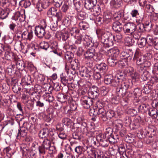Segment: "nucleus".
<instances>
[{
    "label": "nucleus",
    "mask_w": 158,
    "mask_h": 158,
    "mask_svg": "<svg viewBox=\"0 0 158 158\" xmlns=\"http://www.w3.org/2000/svg\"><path fill=\"white\" fill-rule=\"evenodd\" d=\"M146 56L144 55H142L137 52H136L133 58V60L136 61V64L138 66H141L145 61L147 59Z\"/></svg>",
    "instance_id": "obj_4"
},
{
    "label": "nucleus",
    "mask_w": 158,
    "mask_h": 158,
    "mask_svg": "<svg viewBox=\"0 0 158 158\" xmlns=\"http://www.w3.org/2000/svg\"><path fill=\"white\" fill-rule=\"evenodd\" d=\"M89 156L94 158H103V152L98 149H94L90 150Z\"/></svg>",
    "instance_id": "obj_11"
},
{
    "label": "nucleus",
    "mask_w": 158,
    "mask_h": 158,
    "mask_svg": "<svg viewBox=\"0 0 158 158\" xmlns=\"http://www.w3.org/2000/svg\"><path fill=\"white\" fill-rule=\"evenodd\" d=\"M14 47L15 49L20 51L24 54L27 53L29 51V49L28 48L27 45L26 47H25L20 40H18L15 42Z\"/></svg>",
    "instance_id": "obj_6"
},
{
    "label": "nucleus",
    "mask_w": 158,
    "mask_h": 158,
    "mask_svg": "<svg viewBox=\"0 0 158 158\" xmlns=\"http://www.w3.org/2000/svg\"><path fill=\"white\" fill-rule=\"evenodd\" d=\"M54 17H56L57 18L56 23L60 21L63 18V15L61 11L60 10L57 11Z\"/></svg>",
    "instance_id": "obj_54"
},
{
    "label": "nucleus",
    "mask_w": 158,
    "mask_h": 158,
    "mask_svg": "<svg viewBox=\"0 0 158 158\" xmlns=\"http://www.w3.org/2000/svg\"><path fill=\"white\" fill-rule=\"evenodd\" d=\"M51 145V141L48 139H45L43 142L42 146H43L46 150L49 148Z\"/></svg>",
    "instance_id": "obj_53"
},
{
    "label": "nucleus",
    "mask_w": 158,
    "mask_h": 158,
    "mask_svg": "<svg viewBox=\"0 0 158 158\" xmlns=\"http://www.w3.org/2000/svg\"><path fill=\"white\" fill-rule=\"evenodd\" d=\"M73 54L72 52H67L65 54V58L67 62L65 66V69L67 74H72V70H75L78 69V64L77 63V60L73 59Z\"/></svg>",
    "instance_id": "obj_1"
},
{
    "label": "nucleus",
    "mask_w": 158,
    "mask_h": 158,
    "mask_svg": "<svg viewBox=\"0 0 158 158\" xmlns=\"http://www.w3.org/2000/svg\"><path fill=\"white\" fill-rule=\"evenodd\" d=\"M77 18L79 20H83L86 19L87 15L85 12L80 10L77 11Z\"/></svg>",
    "instance_id": "obj_35"
},
{
    "label": "nucleus",
    "mask_w": 158,
    "mask_h": 158,
    "mask_svg": "<svg viewBox=\"0 0 158 158\" xmlns=\"http://www.w3.org/2000/svg\"><path fill=\"white\" fill-rule=\"evenodd\" d=\"M61 83L64 86H66L68 84H69V78L66 76L64 74H62L60 76Z\"/></svg>",
    "instance_id": "obj_40"
},
{
    "label": "nucleus",
    "mask_w": 158,
    "mask_h": 158,
    "mask_svg": "<svg viewBox=\"0 0 158 158\" xmlns=\"http://www.w3.org/2000/svg\"><path fill=\"white\" fill-rule=\"evenodd\" d=\"M44 99L49 102H52L54 100L53 95L51 93H46L44 95Z\"/></svg>",
    "instance_id": "obj_36"
},
{
    "label": "nucleus",
    "mask_w": 158,
    "mask_h": 158,
    "mask_svg": "<svg viewBox=\"0 0 158 158\" xmlns=\"http://www.w3.org/2000/svg\"><path fill=\"white\" fill-rule=\"evenodd\" d=\"M131 84V82L130 80L125 79L121 81L120 84H119L118 86H120L127 90V89L129 88L130 85Z\"/></svg>",
    "instance_id": "obj_21"
},
{
    "label": "nucleus",
    "mask_w": 158,
    "mask_h": 158,
    "mask_svg": "<svg viewBox=\"0 0 158 158\" xmlns=\"http://www.w3.org/2000/svg\"><path fill=\"white\" fill-rule=\"evenodd\" d=\"M139 47L142 48L144 47L147 44L145 38H141L140 40L138 42Z\"/></svg>",
    "instance_id": "obj_45"
},
{
    "label": "nucleus",
    "mask_w": 158,
    "mask_h": 158,
    "mask_svg": "<svg viewBox=\"0 0 158 158\" xmlns=\"http://www.w3.org/2000/svg\"><path fill=\"white\" fill-rule=\"evenodd\" d=\"M23 125L24 126L25 125L26 127H27L28 126L29 127H28V130L30 133L33 134H35L36 133V131L33 125H30L27 123H24Z\"/></svg>",
    "instance_id": "obj_39"
},
{
    "label": "nucleus",
    "mask_w": 158,
    "mask_h": 158,
    "mask_svg": "<svg viewBox=\"0 0 158 158\" xmlns=\"http://www.w3.org/2000/svg\"><path fill=\"white\" fill-rule=\"evenodd\" d=\"M56 97L58 101L61 102H65L67 99V96L61 93H59Z\"/></svg>",
    "instance_id": "obj_34"
},
{
    "label": "nucleus",
    "mask_w": 158,
    "mask_h": 158,
    "mask_svg": "<svg viewBox=\"0 0 158 158\" xmlns=\"http://www.w3.org/2000/svg\"><path fill=\"white\" fill-rule=\"evenodd\" d=\"M96 104L98 109H102V108L107 109V108H111L110 106H111V105L108 102H107L105 103H103V102H98Z\"/></svg>",
    "instance_id": "obj_25"
},
{
    "label": "nucleus",
    "mask_w": 158,
    "mask_h": 158,
    "mask_svg": "<svg viewBox=\"0 0 158 158\" xmlns=\"http://www.w3.org/2000/svg\"><path fill=\"white\" fill-rule=\"evenodd\" d=\"M122 3L121 0H111L110 5L112 7L118 8H119Z\"/></svg>",
    "instance_id": "obj_26"
},
{
    "label": "nucleus",
    "mask_w": 158,
    "mask_h": 158,
    "mask_svg": "<svg viewBox=\"0 0 158 158\" xmlns=\"http://www.w3.org/2000/svg\"><path fill=\"white\" fill-rule=\"evenodd\" d=\"M43 25L36 26L35 28V35L39 38H42L45 36L46 34L45 29L47 25L45 21L44 20Z\"/></svg>",
    "instance_id": "obj_3"
},
{
    "label": "nucleus",
    "mask_w": 158,
    "mask_h": 158,
    "mask_svg": "<svg viewBox=\"0 0 158 158\" xmlns=\"http://www.w3.org/2000/svg\"><path fill=\"white\" fill-rule=\"evenodd\" d=\"M133 93H134V97H135V98H137L140 97L142 94L141 90L138 88L135 89Z\"/></svg>",
    "instance_id": "obj_49"
},
{
    "label": "nucleus",
    "mask_w": 158,
    "mask_h": 158,
    "mask_svg": "<svg viewBox=\"0 0 158 158\" xmlns=\"http://www.w3.org/2000/svg\"><path fill=\"white\" fill-rule=\"evenodd\" d=\"M151 26L155 25L158 27V15L153 14L150 16Z\"/></svg>",
    "instance_id": "obj_18"
},
{
    "label": "nucleus",
    "mask_w": 158,
    "mask_h": 158,
    "mask_svg": "<svg viewBox=\"0 0 158 158\" xmlns=\"http://www.w3.org/2000/svg\"><path fill=\"white\" fill-rule=\"evenodd\" d=\"M123 25L119 22L116 21L113 23L112 28L113 30L116 32H119L121 31L122 29Z\"/></svg>",
    "instance_id": "obj_20"
},
{
    "label": "nucleus",
    "mask_w": 158,
    "mask_h": 158,
    "mask_svg": "<svg viewBox=\"0 0 158 158\" xmlns=\"http://www.w3.org/2000/svg\"><path fill=\"white\" fill-rule=\"evenodd\" d=\"M139 72L141 76V77L143 80L146 81L149 77V74L148 71L143 69L142 71L140 70Z\"/></svg>",
    "instance_id": "obj_30"
},
{
    "label": "nucleus",
    "mask_w": 158,
    "mask_h": 158,
    "mask_svg": "<svg viewBox=\"0 0 158 158\" xmlns=\"http://www.w3.org/2000/svg\"><path fill=\"white\" fill-rule=\"evenodd\" d=\"M95 139L99 142V144L102 146L104 147H107L109 145V142L107 139L106 138V136L103 135L99 134L95 138Z\"/></svg>",
    "instance_id": "obj_7"
},
{
    "label": "nucleus",
    "mask_w": 158,
    "mask_h": 158,
    "mask_svg": "<svg viewBox=\"0 0 158 158\" xmlns=\"http://www.w3.org/2000/svg\"><path fill=\"white\" fill-rule=\"evenodd\" d=\"M57 11V10L56 8L54 7H52L48 10L47 12V15L50 17H54Z\"/></svg>",
    "instance_id": "obj_32"
},
{
    "label": "nucleus",
    "mask_w": 158,
    "mask_h": 158,
    "mask_svg": "<svg viewBox=\"0 0 158 158\" xmlns=\"http://www.w3.org/2000/svg\"><path fill=\"white\" fill-rule=\"evenodd\" d=\"M62 122L66 126H69L72 123V121L68 118H64Z\"/></svg>",
    "instance_id": "obj_63"
},
{
    "label": "nucleus",
    "mask_w": 158,
    "mask_h": 158,
    "mask_svg": "<svg viewBox=\"0 0 158 158\" xmlns=\"http://www.w3.org/2000/svg\"><path fill=\"white\" fill-rule=\"evenodd\" d=\"M9 9H2L0 8V19H6L9 14Z\"/></svg>",
    "instance_id": "obj_23"
},
{
    "label": "nucleus",
    "mask_w": 158,
    "mask_h": 158,
    "mask_svg": "<svg viewBox=\"0 0 158 158\" xmlns=\"http://www.w3.org/2000/svg\"><path fill=\"white\" fill-rule=\"evenodd\" d=\"M27 47L28 49H29V51H31V50L35 51V52L38 51V48L37 46H35L34 44H31L27 45Z\"/></svg>",
    "instance_id": "obj_56"
},
{
    "label": "nucleus",
    "mask_w": 158,
    "mask_h": 158,
    "mask_svg": "<svg viewBox=\"0 0 158 158\" xmlns=\"http://www.w3.org/2000/svg\"><path fill=\"white\" fill-rule=\"evenodd\" d=\"M126 59H122L121 61L119 62V64L121 68L125 67H127L128 65V62Z\"/></svg>",
    "instance_id": "obj_51"
},
{
    "label": "nucleus",
    "mask_w": 158,
    "mask_h": 158,
    "mask_svg": "<svg viewBox=\"0 0 158 158\" xmlns=\"http://www.w3.org/2000/svg\"><path fill=\"white\" fill-rule=\"evenodd\" d=\"M96 67L99 72L102 74H104L107 72L108 67L106 64L104 63L97 64Z\"/></svg>",
    "instance_id": "obj_12"
},
{
    "label": "nucleus",
    "mask_w": 158,
    "mask_h": 158,
    "mask_svg": "<svg viewBox=\"0 0 158 158\" xmlns=\"http://www.w3.org/2000/svg\"><path fill=\"white\" fill-rule=\"evenodd\" d=\"M80 75L83 77L89 78L92 75L90 70L84 66H82L79 69Z\"/></svg>",
    "instance_id": "obj_10"
},
{
    "label": "nucleus",
    "mask_w": 158,
    "mask_h": 158,
    "mask_svg": "<svg viewBox=\"0 0 158 158\" xmlns=\"http://www.w3.org/2000/svg\"><path fill=\"white\" fill-rule=\"evenodd\" d=\"M28 128L27 127H23L20 130H19V132L17 136V139H19L21 137H25L26 136L27 134Z\"/></svg>",
    "instance_id": "obj_15"
},
{
    "label": "nucleus",
    "mask_w": 158,
    "mask_h": 158,
    "mask_svg": "<svg viewBox=\"0 0 158 158\" xmlns=\"http://www.w3.org/2000/svg\"><path fill=\"white\" fill-rule=\"evenodd\" d=\"M82 100L84 103L89 106V107H87V109L89 108L90 106L92 105L93 102L94 100L89 98V96L88 97L85 96L82 97Z\"/></svg>",
    "instance_id": "obj_17"
},
{
    "label": "nucleus",
    "mask_w": 158,
    "mask_h": 158,
    "mask_svg": "<svg viewBox=\"0 0 158 158\" xmlns=\"http://www.w3.org/2000/svg\"><path fill=\"white\" fill-rule=\"evenodd\" d=\"M53 4L56 7H59L63 2L62 0H53Z\"/></svg>",
    "instance_id": "obj_60"
},
{
    "label": "nucleus",
    "mask_w": 158,
    "mask_h": 158,
    "mask_svg": "<svg viewBox=\"0 0 158 158\" xmlns=\"http://www.w3.org/2000/svg\"><path fill=\"white\" fill-rule=\"evenodd\" d=\"M101 94L102 96H105L108 92V90L105 86H102L100 88Z\"/></svg>",
    "instance_id": "obj_61"
},
{
    "label": "nucleus",
    "mask_w": 158,
    "mask_h": 158,
    "mask_svg": "<svg viewBox=\"0 0 158 158\" xmlns=\"http://www.w3.org/2000/svg\"><path fill=\"white\" fill-rule=\"evenodd\" d=\"M31 99L33 102L38 101L40 98V96L36 92L32 93L30 96Z\"/></svg>",
    "instance_id": "obj_50"
},
{
    "label": "nucleus",
    "mask_w": 158,
    "mask_h": 158,
    "mask_svg": "<svg viewBox=\"0 0 158 158\" xmlns=\"http://www.w3.org/2000/svg\"><path fill=\"white\" fill-rule=\"evenodd\" d=\"M49 47L52 50L50 51L51 52L52 51L55 54H57L58 55H60L57 51V49L58 48V43L56 41L51 42Z\"/></svg>",
    "instance_id": "obj_27"
},
{
    "label": "nucleus",
    "mask_w": 158,
    "mask_h": 158,
    "mask_svg": "<svg viewBox=\"0 0 158 158\" xmlns=\"http://www.w3.org/2000/svg\"><path fill=\"white\" fill-rule=\"evenodd\" d=\"M40 0H32L33 4L34 5H36V8L38 9V10L41 11L44 9L43 7H41L42 3L40 2Z\"/></svg>",
    "instance_id": "obj_37"
},
{
    "label": "nucleus",
    "mask_w": 158,
    "mask_h": 158,
    "mask_svg": "<svg viewBox=\"0 0 158 158\" xmlns=\"http://www.w3.org/2000/svg\"><path fill=\"white\" fill-rule=\"evenodd\" d=\"M152 89V85L149 84H145L143 89V92L146 94L150 93Z\"/></svg>",
    "instance_id": "obj_41"
},
{
    "label": "nucleus",
    "mask_w": 158,
    "mask_h": 158,
    "mask_svg": "<svg viewBox=\"0 0 158 158\" xmlns=\"http://www.w3.org/2000/svg\"><path fill=\"white\" fill-rule=\"evenodd\" d=\"M132 80L133 81H138L139 79V75L136 72H133L131 75Z\"/></svg>",
    "instance_id": "obj_47"
},
{
    "label": "nucleus",
    "mask_w": 158,
    "mask_h": 158,
    "mask_svg": "<svg viewBox=\"0 0 158 158\" xmlns=\"http://www.w3.org/2000/svg\"><path fill=\"white\" fill-rule=\"evenodd\" d=\"M145 38L147 44L152 45L154 40V39L153 38V37L150 35H148Z\"/></svg>",
    "instance_id": "obj_59"
},
{
    "label": "nucleus",
    "mask_w": 158,
    "mask_h": 158,
    "mask_svg": "<svg viewBox=\"0 0 158 158\" xmlns=\"http://www.w3.org/2000/svg\"><path fill=\"white\" fill-rule=\"evenodd\" d=\"M5 56L7 60H10L11 58H13L14 56V54L10 51L9 47H7V49L5 51Z\"/></svg>",
    "instance_id": "obj_33"
},
{
    "label": "nucleus",
    "mask_w": 158,
    "mask_h": 158,
    "mask_svg": "<svg viewBox=\"0 0 158 158\" xmlns=\"http://www.w3.org/2000/svg\"><path fill=\"white\" fill-rule=\"evenodd\" d=\"M79 27L81 29L85 30L89 27V25L85 22L82 21L79 24Z\"/></svg>",
    "instance_id": "obj_43"
},
{
    "label": "nucleus",
    "mask_w": 158,
    "mask_h": 158,
    "mask_svg": "<svg viewBox=\"0 0 158 158\" xmlns=\"http://www.w3.org/2000/svg\"><path fill=\"white\" fill-rule=\"evenodd\" d=\"M117 62V60L112 57H110L107 59L108 64L110 66H114L116 64Z\"/></svg>",
    "instance_id": "obj_42"
},
{
    "label": "nucleus",
    "mask_w": 158,
    "mask_h": 158,
    "mask_svg": "<svg viewBox=\"0 0 158 158\" xmlns=\"http://www.w3.org/2000/svg\"><path fill=\"white\" fill-rule=\"evenodd\" d=\"M93 9H94V11L96 15H99L100 14L101 9L100 6L99 5H95Z\"/></svg>",
    "instance_id": "obj_55"
},
{
    "label": "nucleus",
    "mask_w": 158,
    "mask_h": 158,
    "mask_svg": "<svg viewBox=\"0 0 158 158\" xmlns=\"http://www.w3.org/2000/svg\"><path fill=\"white\" fill-rule=\"evenodd\" d=\"M88 96L89 97L95 100L98 98V96L99 94H95L94 93L92 92L89 91L88 92Z\"/></svg>",
    "instance_id": "obj_58"
},
{
    "label": "nucleus",
    "mask_w": 158,
    "mask_h": 158,
    "mask_svg": "<svg viewBox=\"0 0 158 158\" xmlns=\"http://www.w3.org/2000/svg\"><path fill=\"white\" fill-rule=\"evenodd\" d=\"M87 124L85 122H82L80 127L81 131L82 133H86L87 131Z\"/></svg>",
    "instance_id": "obj_52"
},
{
    "label": "nucleus",
    "mask_w": 158,
    "mask_h": 158,
    "mask_svg": "<svg viewBox=\"0 0 158 158\" xmlns=\"http://www.w3.org/2000/svg\"><path fill=\"white\" fill-rule=\"evenodd\" d=\"M108 51L111 54V55L115 57H116L119 53V50L117 48H114L109 49Z\"/></svg>",
    "instance_id": "obj_38"
},
{
    "label": "nucleus",
    "mask_w": 158,
    "mask_h": 158,
    "mask_svg": "<svg viewBox=\"0 0 158 158\" xmlns=\"http://www.w3.org/2000/svg\"><path fill=\"white\" fill-rule=\"evenodd\" d=\"M114 41L117 42H120L121 41L122 38V35L120 33L117 34L115 36L114 35Z\"/></svg>",
    "instance_id": "obj_62"
},
{
    "label": "nucleus",
    "mask_w": 158,
    "mask_h": 158,
    "mask_svg": "<svg viewBox=\"0 0 158 158\" xmlns=\"http://www.w3.org/2000/svg\"><path fill=\"white\" fill-rule=\"evenodd\" d=\"M114 37L110 38V39H108L106 40L103 44H106L107 47H110L113 46L114 44Z\"/></svg>",
    "instance_id": "obj_46"
},
{
    "label": "nucleus",
    "mask_w": 158,
    "mask_h": 158,
    "mask_svg": "<svg viewBox=\"0 0 158 158\" xmlns=\"http://www.w3.org/2000/svg\"><path fill=\"white\" fill-rule=\"evenodd\" d=\"M40 47L46 50L48 49L49 48V45L47 42H43L41 43L40 44Z\"/></svg>",
    "instance_id": "obj_57"
},
{
    "label": "nucleus",
    "mask_w": 158,
    "mask_h": 158,
    "mask_svg": "<svg viewBox=\"0 0 158 158\" xmlns=\"http://www.w3.org/2000/svg\"><path fill=\"white\" fill-rule=\"evenodd\" d=\"M126 76V74L122 72H121L117 74L116 77H115V81H117V82H118V85L120 84L121 81H123V80L126 79L125 77Z\"/></svg>",
    "instance_id": "obj_19"
},
{
    "label": "nucleus",
    "mask_w": 158,
    "mask_h": 158,
    "mask_svg": "<svg viewBox=\"0 0 158 158\" xmlns=\"http://www.w3.org/2000/svg\"><path fill=\"white\" fill-rule=\"evenodd\" d=\"M49 134V130L46 127L41 131L39 132V137L42 139L47 137Z\"/></svg>",
    "instance_id": "obj_28"
},
{
    "label": "nucleus",
    "mask_w": 158,
    "mask_h": 158,
    "mask_svg": "<svg viewBox=\"0 0 158 158\" xmlns=\"http://www.w3.org/2000/svg\"><path fill=\"white\" fill-rule=\"evenodd\" d=\"M103 56V54L100 52H99L96 54L95 53L93 59L96 61H100L102 59Z\"/></svg>",
    "instance_id": "obj_44"
},
{
    "label": "nucleus",
    "mask_w": 158,
    "mask_h": 158,
    "mask_svg": "<svg viewBox=\"0 0 158 158\" xmlns=\"http://www.w3.org/2000/svg\"><path fill=\"white\" fill-rule=\"evenodd\" d=\"M22 83L24 85H29L31 83V77L29 75L25 76L21 80Z\"/></svg>",
    "instance_id": "obj_31"
},
{
    "label": "nucleus",
    "mask_w": 158,
    "mask_h": 158,
    "mask_svg": "<svg viewBox=\"0 0 158 158\" xmlns=\"http://www.w3.org/2000/svg\"><path fill=\"white\" fill-rule=\"evenodd\" d=\"M131 15L132 17H136V22L139 23H141L142 21L143 17L142 16L138 17L139 15V13L138 11L136 10H132L131 13Z\"/></svg>",
    "instance_id": "obj_16"
},
{
    "label": "nucleus",
    "mask_w": 158,
    "mask_h": 158,
    "mask_svg": "<svg viewBox=\"0 0 158 158\" xmlns=\"http://www.w3.org/2000/svg\"><path fill=\"white\" fill-rule=\"evenodd\" d=\"M95 53V50L94 49L92 48L89 49L84 54L85 59L87 60L93 59Z\"/></svg>",
    "instance_id": "obj_14"
},
{
    "label": "nucleus",
    "mask_w": 158,
    "mask_h": 158,
    "mask_svg": "<svg viewBox=\"0 0 158 158\" xmlns=\"http://www.w3.org/2000/svg\"><path fill=\"white\" fill-rule=\"evenodd\" d=\"M121 57L122 59H126L127 61H130L133 56V52L131 49H127L121 53Z\"/></svg>",
    "instance_id": "obj_8"
},
{
    "label": "nucleus",
    "mask_w": 158,
    "mask_h": 158,
    "mask_svg": "<svg viewBox=\"0 0 158 158\" xmlns=\"http://www.w3.org/2000/svg\"><path fill=\"white\" fill-rule=\"evenodd\" d=\"M98 114H101L103 117L109 116V114L111 113H114V112L111 109H110L107 111L105 109H98Z\"/></svg>",
    "instance_id": "obj_29"
},
{
    "label": "nucleus",
    "mask_w": 158,
    "mask_h": 158,
    "mask_svg": "<svg viewBox=\"0 0 158 158\" xmlns=\"http://www.w3.org/2000/svg\"><path fill=\"white\" fill-rule=\"evenodd\" d=\"M118 86V87L116 89L117 94L118 96L123 97L126 93L127 90L120 86Z\"/></svg>",
    "instance_id": "obj_22"
},
{
    "label": "nucleus",
    "mask_w": 158,
    "mask_h": 158,
    "mask_svg": "<svg viewBox=\"0 0 158 158\" xmlns=\"http://www.w3.org/2000/svg\"><path fill=\"white\" fill-rule=\"evenodd\" d=\"M136 25L133 23H129L125 24L123 28L125 33L131 35L136 29Z\"/></svg>",
    "instance_id": "obj_5"
},
{
    "label": "nucleus",
    "mask_w": 158,
    "mask_h": 158,
    "mask_svg": "<svg viewBox=\"0 0 158 158\" xmlns=\"http://www.w3.org/2000/svg\"><path fill=\"white\" fill-rule=\"evenodd\" d=\"M131 35L132 36L133 38L135 39L138 40L141 37V33L140 31L135 30Z\"/></svg>",
    "instance_id": "obj_48"
},
{
    "label": "nucleus",
    "mask_w": 158,
    "mask_h": 158,
    "mask_svg": "<svg viewBox=\"0 0 158 158\" xmlns=\"http://www.w3.org/2000/svg\"><path fill=\"white\" fill-rule=\"evenodd\" d=\"M151 65V62L148 60H147V59L145 60V61H144L141 65V66H138V70L140 72V70H142L144 68H145L144 70L146 69L147 68H149Z\"/></svg>",
    "instance_id": "obj_24"
},
{
    "label": "nucleus",
    "mask_w": 158,
    "mask_h": 158,
    "mask_svg": "<svg viewBox=\"0 0 158 158\" xmlns=\"http://www.w3.org/2000/svg\"><path fill=\"white\" fill-rule=\"evenodd\" d=\"M97 3V0H87L85 1V8L88 10L93 9Z\"/></svg>",
    "instance_id": "obj_13"
},
{
    "label": "nucleus",
    "mask_w": 158,
    "mask_h": 158,
    "mask_svg": "<svg viewBox=\"0 0 158 158\" xmlns=\"http://www.w3.org/2000/svg\"><path fill=\"white\" fill-rule=\"evenodd\" d=\"M96 33L98 39L103 43L108 39L114 37V35L108 31L105 32L103 30L100 29L96 30Z\"/></svg>",
    "instance_id": "obj_2"
},
{
    "label": "nucleus",
    "mask_w": 158,
    "mask_h": 158,
    "mask_svg": "<svg viewBox=\"0 0 158 158\" xmlns=\"http://www.w3.org/2000/svg\"><path fill=\"white\" fill-rule=\"evenodd\" d=\"M125 43L127 46H130L132 45V39L131 38L127 37L125 38Z\"/></svg>",
    "instance_id": "obj_64"
},
{
    "label": "nucleus",
    "mask_w": 158,
    "mask_h": 158,
    "mask_svg": "<svg viewBox=\"0 0 158 158\" xmlns=\"http://www.w3.org/2000/svg\"><path fill=\"white\" fill-rule=\"evenodd\" d=\"M104 82L107 85H110L114 87L118 86V83L111 75H106L104 78Z\"/></svg>",
    "instance_id": "obj_9"
}]
</instances>
